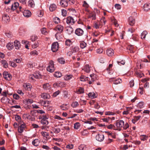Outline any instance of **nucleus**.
Segmentation results:
<instances>
[{
    "instance_id": "f257e3e1",
    "label": "nucleus",
    "mask_w": 150,
    "mask_h": 150,
    "mask_svg": "<svg viewBox=\"0 0 150 150\" xmlns=\"http://www.w3.org/2000/svg\"><path fill=\"white\" fill-rule=\"evenodd\" d=\"M123 125H124V122L123 120H120L117 121L115 124L116 130L120 131L122 128Z\"/></svg>"
},
{
    "instance_id": "f03ea898",
    "label": "nucleus",
    "mask_w": 150,
    "mask_h": 150,
    "mask_svg": "<svg viewBox=\"0 0 150 150\" xmlns=\"http://www.w3.org/2000/svg\"><path fill=\"white\" fill-rule=\"evenodd\" d=\"M55 69L53 62L51 60L50 61L49 65L47 68V70L50 72H53Z\"/></svg>"
},
{
    "instance_id": "7ed1b4c3",
    "label": "nucleus",
    "mask_w": 150,
    "mask_h": 150,
    "mask_svg": "<svg viewBox=\"0 0 150 150\" xmlns=\"http://www.w3.org/2000/svg\"><path fill=\"white\" fill-rule=\"evenodd\" d=\"M43 88L46 91L51 92L52 91V89L49 83H45L43 84Z\"/></svg>"
},
{
    "instance_id": "20e7f679",
    "label": "nucleus",
    "mask_w": 150,
    "mask_h": 150,
    "mask_svg": "<svg viewBox=\"0 0 150 150\" xmlns=\"http://www.w3.org/2000/svg\"><path fill=\"white\" fill-rule=\"evenodd\" d=\"M59 48V44L57 42H54L51 46V50L53 52L57 51Z\"/></svg>"
},
{
    "instance_id": "39448f33",
    "label": "nucleus",
    "mask_w": 150,
    "mask_h": 150,
    "mask_svg": "<svg viewBox=\"0 0 150 150\" xmlns=\"http://www.w3.org/2000/svg\"><path fill=\"white\" fill-rule=\"evenodd\" d=\"M20 124L21 125L18 127V130L19 133H21L23 132L25 125V124L23 123V122L21 121Z\"/></svg>"
},
{
    "instance_id": "423d86ee",
    "label": "nucleus",
    "mask_w": 150,
    "mask_h": 150,
    "mask_svg": "<svg viewBox=\"0 0 150 150\" xmlns=\"http://www.w3.org/2000/svg\"><path fill=\"white\" fill-rule=\"evenodd\" d=\"M96 140L99 142L102 141L104 139V136L102 133L101 132L96 135Z\"/></svg>"
},
{
    "instance_id": "0eeeda50",
    "label": "nucleus",
    "mask_w": 150,
    "mask_h": 150,
    "mask_svg": "<svg viewBox=\"0 0 150 150\" xmlns=\"http://www.w3.org/2000/svg\"><path fill=\"white\" fill-rule=\"evenodd\" d=\"M4 78L7 80L10 81L11 79V76L6 71H4L3 73Z\"/></svg>"
},
{
    "instance_id": "6e6552de",
    "label": "nucleus",
    "mask_w": 150,
    "mask_h": 150,
    "mask_svg": "<svg viewBox=\"0 0 150 150\" xmlns=\"http://www.w3.org/2000/svg\"><path fill=\"white\" fill-rule=\"evenodd\" d=\"M66 22L68 24L73 25L75 21L73 17L69 16L67 17L66 18Z\"/></svg>"
},
{
    "instance_id": "1a4fd4ad",
    "label": "nucleus",
    "mask_w": 150,
    "mask_h": 150,
    "mask_svg": "<svg viewBox=\"0 0 150 150\" xmlns=\"http://www.w3.org/2000/svg\"><path fill=\"white\" fill-rule=\"evenodd\" d=\"M128 22L130 25L133 26L135 23V18L132 16H130L128 18Z\"/></svg>"
},
{
    "instance_id": "9d476101",
    "label": "nucleus",
    "mask_w": 150,
    "mask_h": 150,
    "mask_svg": "<svg viewBox=\"0 0 150 150\" xmlns=\"http://www.w3.org/2000/svg\"><path fill=\"white\" fill-rule=\"evenodd\" d=\"M75 34L78 36H82L84 33L83 31L80 28H77L75 32Z\"/></svg>"
},
{
    "instance_id": "9b49d317",
    "label": "nucleus",
    "mask_w": 150,
    "mask_h": 150,
    "mask_svg": "<svg viewBox=\"0 0 150 150\" xmlns=\"http://www.w3.org/2000/svg\"><path fill=\"white\" fill-rule=\"evenodd\" d=\"M114 77L110 78L109 81H114V84L116 85L121 83L122 82V81L120 79H117L114 80Z\"/></svg>"
},
{
    "instance_id": "f8f14e48",
    "label": "nucleus",
    "mask_w": 150,
    "mask_h": 150,
    "mask_svg": "<svg viewBox=\"0 0 150 150\" xmlns=\"http://www.w3.org/2000/svg\"><path fill=\"white\" fill-rule=\"evenodd\" d=\"M40 96L42 98L44 99H48L50 98V96L49 94L45 93H42Z\"/></svg>"
},
{
    "instance_id": "ddd939ff",
    "label": "nucleus",
    "mask_w": 150,
    "mask_h": 150,
    "mask_svg": "<svg viewBox=\"0 0 150 150\" xmlns=\"http://www.w3.org/2000/svg\"><path fill=\"white\" fill-rule=\"evenodd\" d=\"M2 20L6 23L8 22L10 20V17L7 14H4L2 17Z\"/></svg>"
},
{
    "instance_id": "4468645a",
    "label": "nucleus",
    "mask_w": 150,
    "mask_h": 150,
    "mask_svg": "<svg viewBox=\"0 0 150 150\" xmlns=\"http://www.w3.org/2000/svg\"><path fill=\"white\" fill-rule=\"evenodd\" d=\"M107 54L109 57H112L114 55V50L111 49H107L106 51Z\"/></svg>"
},
{
    "instance_id": "2eb2a0df",
    "label": "nucleus",
    "mask_w": 150,
    "mask_h": 150,
    "mask_svg": "<svg viewBox=\"0 0 150 150\" xmlns=\"http://www.w3.org/2000/svg\"><path fill=\"white\" fill-rule=\"evenodd\" d=\"M57 31L59 33L62 32L64 29V27L60 25H58L55 28Z\"/></svg>"
},
{
    "instance_id": "dca6fc26",
    "label": "nucleus",
    "mask_w": 150,
    "mask_h": 150,
    "mask_svg": "<svg viewBox=\"0 0 150 150\" xmlns=\"http://www.w3.org/2000/svg\"><path fill=\"white\" fill-rule=\"evenodd\" d=\"M23 14L25 17H29L31 16V12L28 10H25L23 12Z\"/></svg>"
},
{
    "instance_id": "f3484780",
    "label": "nucleus",
    "mask_w": 150,
    "mask_h": 150,
    "mask_svg": "<svg viewBox=\"0 0 150 150\" xmlns=\"http://www.w3.org/2000/svg\"><path fill=\"white\" fill-rule=\"evenodd\" d=\"M41 133L45 140H47L50 139L49 134L48 133L46 132H42Z\"/></svg>"
},
{
    "instance_id": "a211bd4d",
    "label": "nucleus",
    "mask_w": 150,
    "mask_h": 150,
    "mask_svg": "<svg viewBox=\"0 0 150 150\" xmlns=\"http://www.w3.org/2000/svg\"><path fill=\"white\" fill-rule=\"evenodd\" d=\"M14 45L15 49L17 50H18L21 46L20 43L17 40H16L14 41Z\"/></svg>"
},
{
    "instance_id": "6ab92c4d",
    "label": "nucleus",
    "mask_w": 150,
    "mask_h": 150,
    "mask_svg": "<svg viewBox=\"0 0 150 150\" xmlns=\"http://www.w3.org/2000/svg\"><path fill=\"white\" fill-rule=\"evenodd\" d=\"M88 17L92 20H95L96 19V14L95 12H91L89 13Z\"/></svg>"
},
{
    "instance_id": "aec40b11",
    "label": "nucleus",
    "mask_w": 150,
    "mask_h": 150,
    "mask_svg": "<svg viewBox=\"0 0 150 150\" xmlns=\"http://www.w3.org/2000/svg\"><path fill=\"white\" fill-rule=\"evenodd\" d=\"M23 87L26 90H30L31 87L32 86L29 83H25L23 85Z\"/></svg>"
},
{
    "instance_id": "412c9836",
    "label": "nucleus",
    "mask_w": 150,
    "mask_h": 150,
    "mask_svg": "<svg viewBox=\"0 0 150 150\" xmlns=\"http://www.w3.org/2000/svg\"><path fill=\"white\" fill-rule=\"evenodd\" d=\"M61 6L63 7H65L68 5V3L66 0H61L60 3Z\"/></svg>"
},
{
    "instance_id": "4be33fe9",
    "label": "nucleus",
    "mask_w": 150,
    "mask_h": 150,
    "mask_svg": "<svg viewBox=\"0 0 150 150\" xmlns=\"http://www.w3.org/2000/svg\"><path fill=\"white\" fill-rule=\"evenodd\" d=\"M1 101L3 103H7L10 102V100L6 97H4L1 99Z\"/></svg>"
},
{
    "instance_id": "5701e85b",
    "label": "nucleus",
    "mask_w": 150,
    "mask_h": 150,
    "mask_svg": "<svg viewBox=\"0 0 150 150\" xmlns=\"http://www.w3.org/2000/svg\"><path fill=\"white\" fill-rule=\"evenodd\" d=\"M50 102L48 101H43L42 102V105L44 107H47L50 105Z\"/></svg>"
},
{
    "instance_id": "b1692460",
    "label": "nucleus",
    "mask_w": 150,
    "mask_h": 150,
    "mask_svg": "<svg viewBox=\"0 0 150 150\" xmlns=\"http://www.w3.org/2000/svg\"><path fill=\"white\" fill-rule=\"evenodd\" d=\"M19 5V4L18 2H16L14 3L11 6V10L14 11L18 7Z\"/></svg>"
},
{
    "instance_id": "393cba45",
    "label": "nucleus",
    "mask_w": 150,
    "mask_h": 150,
    "mask_svg": "<svg viewBox=\"0 0 150 150\" xmlns=\"http://www.w3.org/2000/svg\"><path fill=\"white\" fill-rule=\"evenodd\" d=\"M66 33L69 35L71 34L73 31V28L71 27H68L67 28Z\"/></svg>"
},
{
    "instance_id": "a878e982",
    "label": "nucleus",
    "mask_w": 150,
    "mask_h": 150,
    "mask_svg": "<svg viewBox=\"0 0 150 150\" xmlns=\"http://www.w3.org/2000/svg\"><path fill=\"white\" fill-rule=\"evenodd\" d=\"M143 8L144 11H147L150 9V4L146 3L144 5Z\"/></svg>"
},
{
    "instance_id": "bb28decb",
    "label": "nucleus",
    "mask_w": 150,
    "mask_h": 150,
    "mask_svg": "<svg viewBox=\"0 0 150 150\" xmlns=\"http://www.w3.org/2000/svg\"><path fill=\"white\" fill-rule=\"evenodd\" d=\"M6 47L8 50H11L13 48V44L12 42H9L7 44Z\"/></svg>"
},
{
    "instance_id": "cd10ccee",
    "label": "nucleus",
    "mask_w": 150,
    "mask_h": 150,
    "mask_svg": "<svg viewBox=\"0 0 150 150\" xmlns=\"http://www.w3.org/2000/svg\"><path fill=\"white\" fill-rule=\"evenodd\" d=\"M82 70L87 73H89L90 71V67L89 65H86Z\"/></svg>"
},
{
    "instance_id": "c85d7f7f",
    "label": "nucleus",
    "mask_w": 150,
    "mask_h": 150,
    "mask_svg": "<svg viewBox=\"0 0 150 150\" xmlns=\"http://www.w3.org/2000/svg\"><path fill=\"white\" fill-rule=\"evenodd\" d=\"M79 48L78 46H73L71 49V52L72 53L77 52L79 50Z\"/></svg>"
},
{
    "instance_id": "c756f323",
    "label": "nucleus",
    "mask_w": 150,
    "mask_h": 150,
    "mask_svg": "<svg viewBox=\"0 0 150 150\" xmlns=\"http://www.w3.org/2000/svg\"><path fill=\"white\" fill-rule=\"evenodd\" d=\"M1 62L4 67L6 68L8 67V64L6 60L3 59L1 60Z\"/></svg>"
},
{
    "instance_id": "7c9ffc66",
    "label": "nucleus",
    "mask_w": 150,
    "mask_h": 150,
    "mask_svg": "<svg viewBox=\"0 0 150 150\" xmlns=\"http://www.w3.org/2000/svg\"><path fill=\"white\" fill-rule=\"evenodd\" d=\"M28 5L31 8H33L35 6L34 1L33 0H30L28 2Z\"/></svg>"
},
{
    "instance_id": "2f4dec72",
    "label": "nucleus",
    "mask_w": 150,
    "mask_h": 150,
    "mask_svg": "<svg viewBox=\"0 0 150 150\" xmlns=\"http://www.w3.org/2000/svg\"><path fill=\"white\" fill-rule=\"evenodd\" d=\"M90 76L91 79H90V81L88 82L89 84H91L96 80L95 78V76L94 75H91Z\"/></svg>"
},
{
    "instance_id": "473e14b6",
    "label": "nucleus",
    "mask_w": 150,
    "mask_h": 150,
    "mask_svg": "<svg viewBox=\"0 0 150 150\" xmlns=\"http://www.w3.org/2000/svg\"><path fill=\"white\" fill-rule=\"evenodd\" d=\"M57 8L56 5L54 4H51L49 7L50 10L51 11H54Z\"/></svg>"
},
{
    "instance_id": "72a5a7b5",
    "label": "nucleus",
    "mask_w": 150,
    "mask_h": 150,
    "mask_svg": "<svg viewBox=\"0 0 150 150\" xmlns=\"http://www.w3.org/2000/svg\"><path fill=\"white\" fill-rule=\"evenodd\" d=\"M40 143V141L38 139H35L33 140L32 142V144L35 146H38Z\"/></svg>"
},
{
    "instance_id": "f704fd0d",
    "label": "nucleus",
    "mask_w": 150,
    "mask_h": 150,
    "mask_svg": "<svg viewBox=\"0 0 150 150\" xmlns=\"http://www.w3.org/2000/svg\"><path fill=\"white\" fill-rule=\"evenodd\" d=\"M106 20L104 17H102L100 20V25H104L106 23Z\"/></svg>"
},
{
    "instance_id": "c9c22d12",
    "label": "nucleus",
    "mask_w": 150,
    "mask_h": 150,
    "mask_svg": "<svg viewBox=\"0 0 150 150\" xmlns=\"http://www.w3.org/2000/svg\"><path fill=\"white\" fill-rule=\"evenodd\" d=\"M139 138L141 140L145 141V140H146L148 138V136L145 135H142L140 136Z\"/></svg>"
},
{
    "instance_id": "e433bc0d",
    "label": "nucleus",
    "mask_w": 150,
    "mask_h": 150,
    "mask_svg": "<svg viewBox=\"0 0 150 150\" xmlns=\"http://www.w3.org/2000/svg\"><path fill=\"white\" fill-rule=\"evenodd\" d=\"M81 133L82 135L84 136H87L89 134L88 131L86 129L81 131Z\"/></svg>"
},
{
    "instance_id": "4c0bfd02",
    "label": "nucleus",
    "mask_w": 150,
    "mask_h": 150,
    "mask_svg": "<svg viewBox=\"0 0 150 150\" xmlns=\"http://www.w3.org/2000/svg\"><path fill=\"white\" fill-rule=\"evenodd\" d=\"M33 76L35 77V79H40L41 78V76L40 72H36L33 74Z\"/></svg>"
},
{
    "instance_id": "58836bf2",
    "label": "nucleus",
    "mask_w": 150,
    "mask_h": 150,
    "mask_svg": "<svg viewBox=\"0 0 150 150\" xmlns=\"http://www.w3.org/2000/svg\"><path fill=\"white\" fill-rule=\"evenodd\" d=\"M132 109V108L130 107H127L126 108V110L123 112L122 113L123 115H127L129 113V111Z\"/></svg>"
},
{
    "instance_id": "ea45409f",
    "label": "nucleus",
    "mask_w": 150,
    "mask_h": 150,
    "mask_svg": "<svg viewBox=\"0 0 150 150\" xmlns=\"http://www.w3.org/2000/svg\"><path fill=\"white\" fill-rule=\"evenodd\" d=\"M88 96L91 98H94L97 97V96L93 92L90 93L88 94Z\"/></svg>"
},
{
    "instance_id": "a19ab883",
    "label": "nucleus",
    "mask_w": 150,
    "mask_h": 150,
    "mask_svg": "<svg viewBox=\"0 0 150 150\" xmlns=\"http://www.w3.org/2000/svg\"><path fill=\"white\" fill-rule=\"evenodd\" d=\"M84 92V89L82 88H80L77 90L76 93L78 94H81Z\"/></svg>"
},
{
    "instance_id": "79ce46f5",
    "label": "nucleus",
    "mask_w": 150,
    "mask_h": 150,
    "mask_svg": "<svg viewBox=\"0 0 150 150\" xmlns=\"http://www.w3.org/2000/svg\"><path fill=\"white\" fill-rule=\"evenodd\" d=\"M71 105L72 108H75L79 105V104L77 101H73L71 103Z\"/></svg>"
},
{
    "instance_id": "37998d69",
    "label": "nucleus",
    "mask_w": 150,
    "mask_h": 150,
    "mask_svg": "<svg viewBox=\"0 0 150 150\" xmlns=\"http://www.w3.org/2000/svg\"><path fill=\"white\" fill-rule=\"evenodd\" d=\"M147 34V32L146 30L143 31L141 34V37L142 39H145L146 35Z\"/></svg>"
},
{
    "instance_id": "c03bdc74",
    "label": "nucleus",
    "mask_w": 150,
    "mask_h": 150,
    "mask_svg": "<svg viewBox=\"0 0 150 150\" xmlns=\"http://www.w3.org/2000/svg\"><path fill=\"white\" fill-rule=\"evenodd\" d=\"M60 108L63 110H66L68 109L69 106L67 104H64L61 106Z\"/></svg>"
},
{
    "instance_id": "a18cd8bd",
    "label": "nucleus",
    "mask_w": 150,
    "mask_h": 150,
    "mask_svg": "<svg viewBox=\"0 0 150 150\" xmlns=\"http://www.w3.org/2000/svg\"><path fill=\"white\" fill-rule=\"evenodd\" d=\"M41 123L43 125H47L48 124V122L47 119H42L41 120Z\"/></svg>"
},
{
    "instance_id": "49530a36",
    "label": "nucleus",
    "mask_w": 150,
    "mask_h": 150,
    "mask_svg": "<svg viewBox=\"0 0 150 150\" xmlns=\"http://www.w3.org/2000/svg\"><path fill=\"white\" fill-rule=\"evenodd\" d=\"M86 148V145L83 144L80 145L78 147V149L79 150H84Z\"/></svg>"
},
{
    "instance_id": "de8ad7c7",
    "label": "nucleus",
    "mask_w": 150,
    "mask_h": 150,
    "mask_svg": "<svg viewBox=\"0 0 150 150\" xmlns=\"http://www.w3.org/2000/svg\"><path fill=\"white\" fill-rule=\"evenodd\" d=\"M81 125L79 122H76L74 124V128L75 129H77L80 127Z\"/></svg>"
},
{
    "instance_id": "09e8293b",
    "label": "nucleus",
    "mask_w": 150,
    "mask_h": 150,
    "mask_svg": "<svg viewBox=\"0 0 150 150\" xmlns=\"http://www.w3.org/2000/svg\"><path fill=\"white\" fill-rule=\"evenodd\" d=\"M58 62L61 64H64L65 63V61L63 58L61 57L58 59Z\"/></svg>"
},
{
    "instance_id": "8fccbe9b",
    "label": "nucleus",
    "mask_w": 150,
    "mask_h": 150,
    "mask_svg": "<svg viewBox=\"0 0 150 150\" xmlns=\"http://www.w3.org/2000/svg\"><path fill=\"white\" fill-rule=\"evenodd\" d=\"M80 47L82 49L85 48L86 46V44L84 42L82 41L80 42Z\"/></svg>"
},
{
    "instance_id": "3c124183",
    "label": "nucleus",
    "mask_w": 150,
    "mask_h": 150,
    "mask_svg": "<svg viewBox=\"0 0 150 150\" xmlns=\"http://www.w3.org/2000/svg\"><path fill=\"white\" fill-rule=\"evenodd\" d=\"M54 76L57 78H59L61 76L62 74L59 72L57 71L54 74Z\"/></svg>"
},
{
    "instance_id": "603ef678",
    "label": "nucleus",
    "mask_w": 150,
    "mask_h": 150,
    "mask_svg": "<svg viewBox=\"0 0 150 150\" xmlns=\"http://www.w3.org/2000/svg\"><path fill=\"white\" fill-rule=\"evenodd\" d=\"M72 77V76L71 75H66L64 76V79L66 80H70Z\"/></svg>"
},
{
    "instance_id": "864d4df0",
    "label": "nucleus",
    "mask_w": 150,
    "mask_h": 150,
    "mask_svg": "<svg viewBox=\"0 0 150 150\" xmlns=\"http://www.w3.org/2000/svg\"><path fill=\"white\" fill-rule=\"evenodd\" d=\"M107 127L108 129H113L116 130V127L115 125H114L112 124H110L108 125Z\"/></svg>"
},
{
    "instance_id": "5fc2aeb1",
    "label": "nucleus",
    "mask_w": 150,
    "mask_h": 150,
    "mask_svg": "<svg viewBox=\"0 0 150 150\" xmlns=\"http://www.w3.org/2000/svg\"><path fill=\"white\" fill-rule=\"evenodd\" d=\"M53 20L54 22L57 24H58L60 22V19L57 17H54L53 19Z\"/></svg>"
},
{
    "instance_id": "6e6d98bb",
    "label": "nucleus",
    "mask_w": 150,
    "mask_h": 150,
    "mask_svg": "<svg viewBox=\"0 0 150 150\" xmlns=\"http://www.w3.org/2000/svg\"><path fill=\"white\" fill-rule=\"evenodd\" d=\"M53 131L55 133H58L60 131V129L59 128L55 127L53 129Z\"/></svg>"
},
{
    "instance_id": "4d7b16f0",
    "label": "nucleus",
    "mask_w": 150,
    "mask_h": 150,
    "mask_svg": "<svg viewBox=\"0 0 150 150\" xmlns=\"http://www.w3.org/2000/svg\"><path fill=\"white\" fill-rule=\"evenodd\" d=\"M137 107L139 108H142L144 107V103L143 102H139L137 105Z\"/></svg>"
},
{
    "instance_id": "13d9d810",
    "label": "nucleus",
    "mask_w": 150,
    "mask_h": 150,
    "mask_svg": "<svg viewBox=\"0 0 150 150\" xmlns=\"http://www.w3.org/2000/svg\"><path fill=\"white\" fill-rule=\"evenodd\" d=\"M80 79L81 81H86L87 80H88V77H86L84 76H81L80 77Z\"/></svg>"
},
{
    "instance_id": "bf43d9fd",
    "label": "nucleus",
    "mask_w": 150,
    "mask_h": 150,
    "mask_svg": "<svg viewBox=\"0 0 150 150\" xmlns=\"http://www.w3.org/2000/svg\"><path fill=\"white\" fill-rule=\"evenodd\" d=\"M6 35V36L9 38H12L13 36L12 33L10 32H8L5 33Z\"/></svg>"
},
{
    "instance_id": "052dcab7",
    "label": "nucleus",
    "mask_w": 150,
    "mask_h": 150,
    "mask_svg": "<svg viewBox=\"0 0 150 150\" xmlns=\"http://www.w3.org/2000/svg\"><path fill=\"white\" fill-rule=\"evenodd\" d=\"M30 54L33 56L37 55H38V52L36 50H34L32 51L30 53Z\"/></svg>"
},
{
    "instance_id": "680f3d73",
    "label": "nucleus",
    "mask_w": 150,
    "mask_h": 150,
    "mask_svg": "<svg viewBox=\"0 0 150 150\" xmlns=\"http://www.w3.org/2000/svg\"><path fill=\"white\" fill-rule=\"evenodd\" d=\"M37 39V37L36 35H33L31 37L30 39L32 41H35Z\"/></svg>"
},
{
    "instance_id": "e2e57ef3",
    "label": "nucleus",
    "mask_w": 150,
    "mask_h": 150,
    "mask_svg": "<svg viewBox=\"0 0 150 150\" xmlns=\"http://www.w3.org/2000/svg\"><path fill=\"white\" fill-rule=\"evenodd\" d=\"M41 31L42 33L43 34L45 35L47 33V29L45 28H43L41 29Z\"/></svg>"
},
{
    "instance_id": "0e129e2a",
    "label": "nucleus",
    "mask_w": 150,
    "mask_h": 150,
    "mask_svg": "<svg viewBox=\"0 0 150 150\" xmlns=\"http://www.w3.org/2000/svg\"><path fill=\"white\" fill-rule=\"evenodd\" d=\"M39 45V43L38 42H36L35 43H34L33 44H32V47L33 48H36Z\"/></svg>"
},
{
    "instance_id": "69168bd1",
    "label": "nucleus",
    "mask_w": 150,
    "mask_h": 150,
    "mask_svg": "<svg viewBox=\"0 0 150 150\" xmlns=\"http://www.w3.org/2000/svg\"><path fill=\"white\" fill-rule=\"evenodd\" d=\"M135 31V29L133 28H129L127 30L129 32H130L131 33H134Z\"/></svg>"
},
{
    "instance_id": "338daca9",
    "label": "nucleus",
    "mask_w": 150,
    "mask_h": 150,
    "mask_svg": "<svg viewBox=\"0 0 150 150\" xmlns=\"http://www.w3.org/2000/svg\"><path fill=\"white\" fill-rule=\"evenodd\" d=\"M129 127V125L126 122L125 124H124V125H123L122 128L124 129H126Z\"/></svg>"
},
{
    "instance_id": "774afa93",
    "label": "nucleus",
    "mask_w": 150,
    "mask_h": 150,
    "mask_svg": "<svg viewBox=\"0 0 150 150\" xmlns=\"http://www.w3.org/2000/svg\"><path fill=\"white\" fill-rule=\"evenodd\" d=\"M62 15L63 16H65L67 15V12L66 10L64 9H62Z\"/></svg>"
}]
</instances>
